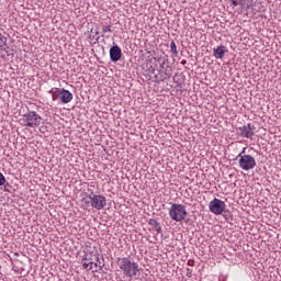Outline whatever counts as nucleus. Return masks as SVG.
<instances>
[{
	"mask_svg": "<svg viewBox=\"0 0 281 281\" xmlns=\"http://www.w3.org/2000/svg\"><path fill=\"white\" fill-rule=\"evenodd\" d=\"M165 65L166 60L161 59V57H149L145 63L148 80L157 85L165 82V80H170L172 78V69L169 66L165 67Z\"/></svg>",
	"mask_w": 281,
	"mask_h": 281,
	"instance_id": "1",
	"label": "nucleus"
},
{
	"mask_svg": "<svg viewBox=\"0 0 281 281\" xmlns=\"http://www.w3.org/2000/svg\"><path fill=\"white\" fill-rule=\"evenodd\" d=\"M116 265L125 278L133 279L139 273V263L131 257H119Z\"/></svg>",
	"mask_w": 281,
	"mask_h": 281,
	"instance_id": "2",
	"label": "nucleus"
},
{
	"mask_svg": "<svg viewBox=\"0 0 281 281\" xmlns=\"http://www.w3.org/2000/svg\"><path fill=\"white\" fill-rule=\"evenodd\" d=\"M23 126L29 128H38L41 124H43V117L38 115L35 111L29 110L20 119Z\"/></svg>",
	"mask_w": 281,
	"mask_h": 281,
	"instance_id": "3",
	"label": "nucleus"
},
{
	"mask_svg": "<svg viewBox=\"0 0 281 281\" xmlns=\"http://www.w3.org/2000/svg\"><path fill=\"white\" fill-rule=\"evenodd\" d=\"M247 148H244L241 153L238 154L236 159H238V166L241 170L249 172V170H254L256 168V158L254 156L245 154Z\"/></svg>",
	"mask_w": 281,
	"mask_h": 281,
	"instance_id": "4",
	"label": "nucleus"
},
{
	"mask_svg": "<svg viewBox=\"0 0 281 281\" xmlns=\"http://www.w3.org/2000/svg\"><path fill=\"white\" fill-rule=\"evenodd\" d=\"M92 195H89L91 206L95 210H102L104 205H106V198L103 195L93 194V191H91Z\"/></svg>",
	"mask_w": 281,
	"mask_h": 281,
	"instance_id": "5",
	"label": "nucleus"
},
{
	"mask_svg": "<svg viewBox=\"0 0 281 281\" xmlns=\"http://www.w3.org/2000/svg\"><path fill=\"white\" fill-rule=\"evenodd\" d=\"M240 137H245L246 139H251L254 135H256V126L254 124L248 123L238 128Z\"/></svg>",
	"mask_w": 281,
	"mask_h": 281,
	"instance_id": "6",
	"label": "nucleus"
},
{
	"mask_svg": "<svg viewBox=\"0 0 281 281\" xmlns=\"http://www.w3.org/2000/svg\"><path fill=\"white\" fill-rule=\"evenodd\" d=\"M225 203L218 198L213 199L209 204L210 212H225Z\"/></svg>",
	"mask_w": 281,
	"mask_h": 281,
	"instance_id": "7",
	"label": "nucleus"
},
{
	"mask_svg": "<svg viewBox=\"0 0 281 281\" xmlns=\"http://www.w3.org/2000/svg\"><path fill=\"white\" fill-rule=\"evenodd\" d=\"M110 60H112V63L122 60V48H120V46L114 45L110 48Z\"/></svg>",
	"mask_w": 281,
	"mask_h": 281,
	"instance_id": "8",
	"label": "nucleus"
},
{
	"mask_svg": "<svg viewBox=\"0 0 281 281\" xmlns=\"http://www.w3.org/2000/svg\"><path fill=\"white\" fill-rule=\"evenodd\" d=\"M227 52H228L227 48L221 45V46H217L216 48H213V56L217 60H221L225 58V55L227 54Z\"/></svg>",
	"mask_w": 281,
	"mask_h": 281,
	"instance_id": "9",
	"label": "nucleus"
},
{
	"mask_svg": "<svg viewBox=\"0 0 281 281\" xmlns=\"http://www.w3.org/2000/svg\"><path fill=\"white\" fill-rule=\"evenodd\" d=\"M59 100H60L61 104H69V102H71V100H74V94L69 90L63 88L61 97L59 98Z\"/></svg>",
	"mask_w": 281,
	"mask_h": 281,
	"instance_id": "10",
	"label": "nucleus"
},
{
	"mask_svg": "<svg viewBox=\"0 0 281 281\" xmlns=\"http://www.w3.org/2000/svg\"><path fill=\"white\" fill-rule=\"evenodd\" d=\"M170 217L172 218V221H176L177 223H179V221H183V218H186V212H170Z\"/></svg>",
	"mask_w": 281,
	"mask_h": 281,
	"instance_id": "11",
	"label": "nucleus"
},
{
	"mask_svg": "<svg viewBox=\"0 0 281 281\" xmlns=\"http://www.w3.org/2000/svg\"><path fill=\"white\" fill-rule=\"evenodd\" d=\"M169 212H186V206L183 204H171Z\"/></svg>",
	"mask_w": 281,
	"mask_h": 281,
	"instance_id": "12",
	"label": "nucleus"
},
{
	"mask_svg": "<svg viewBox=\"0 0 281 281\" xmlns=\"http://www.w3.org/2000/svg\"><path fill=\"white\" fill-rule=\"evenodd\" d=\"M170 49L172 58H177V56H179V50H177V43H175V40H171L170 42Z\"/></svg>",
	"mask_w": 281,
	"mask_h": 281,
	"instance_id": "13",
	"label": "nucleus"
},
{
	"mask_svg": "<svg viewBox=\"0 0 281 281\" xmlns=\"http://www.w3.org/2000/svg\"><path fill=\"white\" fill-rule=\"evenodd\" d=\"M3 45H8V37L0 33V54L7 52L5 48H3Z\"/></svg>",
	"mask_w": 281,
	"mask_h": 281,
	"instance_id": "14",
	"label": "nucleus"
},
{
	"mask_svg": "<svg viewBox=\"0 0 281 281\" xmlns=\"http://www.w3.org/2000/svg\"><path fill=\"white\" fill-rule=\"evenodd\" d=\"M2 186H3L2 188L3 192H9V193L12 192V184H10V182L5 180L4 184Z\"/></svg>",
	"mask_w": 281,
	"mask_h": 281,
	"instance_id": "15",
	"label": "nucleus"
},
{
	"mask_svg": "<svg viewBox=\"0 0 281 281\" xmlns=\"http://www.w3.org/2000/svg\"><path fill=\"white\" fill-rule=\"evenodd\" d=\"M63 94V90L55 88V92H53V100L56 101L57 98H60Z\"/></svg>",
	"mask_w": 281,
	"mask_h": 281,
	"instance_id": "16",
	"label": "nucleus"
},
{
	"mask_svg": "<svg viewBox=\"0 0 281 281\" xmlns=\"http://www.w3.org/2000/svg\"><path fill=\"white\" fill-rule=\"evenodd\" d=\"M149 225H154L156 232H161V225H159V223H157V221L150 220Z\"/></svg>",
	"mask_w": 281,
	"mask_h": 281,
	"instance_id": "17",
	"label": "nucleus"
},
{
	"mask_svg": "<svg viewBox=\"0 0 281 281\" xmlns=\"http://www.w3.org/2000/svg\"><path fill=\"white\" fill-rule=\"evenodd\" d=\"M232 5H245L247 3V0H231Z\"/></svg>",
	"mask_w": 281,
	"mask_h": 281,
	"instance_id": "18",
	"label": "nucleus"
},
{
	"mask_svg": "<svg viewBox=\"0 0 281 281\" xmlns=\"http://www.w3.org/2000/svg\"><path fill=\"white\" fill-rule=\"evenodd\" d=\"M83 269H89V271H91V269H93V262L90 261V262H85L83 263Z\"/></svg>",
	"mask_w": 281,
	"mask_h": 281,
	"instance_id": "19",
	"label": "nucleus"
},
{
	"mask_svg": "<svg viewBox=\"0 0 281 281\" xmlns=\"http://www.w3.org/2000/svg\"><path fill=\"white\" fill-rule=\"evenodd\" d=\"M102 32H103V34H106V32H109V33H111L112 31H111V25H103L102 26Z\"/></svg>",
	"mask_w": 281,
	"mask_h": 281,
	"instance_id": "20",
	"label": "nucleus"
},
{
	"mask_svg": "<svg viewBox=\"0 0 281 281\" xmlns=\"http://www.w3.org/2000/svg\"><path fill=\"white\" fill-rule=\"evenodd\" d=\"M2 186H5V176H3L1 172H0V188Z\"/></svg>",
	"mask_w": 281,
	"mask_h": 281,
	"instance_id": "21",
	"label": "nucleus"
},
{
	"mask_svg": "<svg viewBox=\"0 0 281 281\" xmlns=\"http://www.w3.org/2000/svg\"><path fill=\"white\" fill-rule=\"evenodd\" d=\"M55 91H56V88H53V89H50V90L48 91V93H50L52 95H54Z\"/></svg>",
	"mask_w": 281,
	"mask_h": 281,
	"instance_id": "22",
	"label": "nucleus"
},
{
	"mask_svg": "<svg viewBox=\"0 0 281 281\" xmlns=\"http://www.w3.org/2000/svg\"><path fill=\"white\" fill-rule=\"evenodd\" d=\"M187 60L186 59H183V60H181V65H187Z\"/></svg>",
	"mask_w": 281,
	"mask_h": 281,
	"instance_id": "23",
	"label": "nucleus"
},
{
	"mask_svg": "<svg viewBox=\"0 0 281 281\" xmlns=\"http://www.w3.org/2000/svg\"><path fill=\"white\" fill-rule=\"evenodd\" d=\"M215 214H221V212H215Z\"/></svg>",
	"mask_w": 281,
	"mask_h": 281,
	"instance_id": "24",
	"label": "nucleus"
},
{
	"mask_svg": "<svg viewBox=\"0 0 281 281\" xmlns=\"http://www.w3.org/2000/svg\"><path fill=\"white\" fill-rule=\"evenodd\" d=\"M2 58H5V55H2Z\"/></svg>",
	"mask_w": 281,
	"mask_h": 281,
	"instance_id": "25",
	"label": "nucleus"
}]
</instances>
